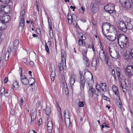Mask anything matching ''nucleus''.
<instances>
[{
  "instance_id": "1",
  "label": "nucleus",
  "mask_w": 133,
  "mask_h": 133,
  "mask_svg": "<svg viewBox=\"0 0 133 133\" xmlns=\"http://www.w3.org/2000/svg\"><path fill=\"white\" fill-rule=\"evenodd\" d=\"M25 14V11L23 9L21 12L20 15L19 16L20 22L19 26L21 28V30H23L25 24V21L24 20V17Z\"/></svg>"
},
{
  "instance_id": "2",
  "label": "nucleus",
  "mask_w": 133,
  "mask_h": 133,
  "mask_svg": "<svg viewBox=\"0 0 133 133\" xmlns=\"http://www.w3.org/2000/svg\"><path fill=\"white\" fill-rule=\"evenodd\" d=\"M104 9L109 14H112L115 11L114 6L113 4L109 3L104 6Z\"/></svg>"
},
{
  "instance_id": "3",
  "label": "nucleus",
  "mask_w": 133,
  "mask_h": 133,
  "mask_svg": "<svg viewBox=\"0 0 133 133\" xmlns=\"http://www.w3.org/2000/svg\"><path fill=\"white\" fill-rule=\"evenodd\" d=\"M99 57L100 59L102 61L103 60L105 62V64H108V57L107 55H105L104 50H100L99 51Z\"/></svg>"
},
{
  "instance_id": "4",
  "label": "nucleus",
  "mask_w": 133,
  "mask_h": 133,
  "mask_svg": "<svg viewBox=\"0 0 133 133\" xmlns=\"http://www.w3.org/2000/svg\"><path fill=\"white\" fill-rule=\"evenodd\" d=\"M117 27L119 29L124 32H125L127 30V26L124 22L119 21L117 22Z\"/></svg>"
},
{
  "instance_id": "5",
  "label": "nucleus",
  "mask_w": 133,
  "mask_h": 133,
  "mask_svg": "<svg viewBox=\"0 0 133 133\" xmlns=\"http://www.w3.org/2000/svg\"><path fill=\"white\" fill-rule=\"evenodd\" d=\"M109 50L110 56L113 58L117 59L119 57V54L113 49L109 47Z\"/></svg>"
},
{
  "instance_id": "6",
  "label": "nucleus",
  "mask_w": 133,
  "mask_h": 133,
  "mask_svg": "<svg viewBox=\"0 0 133 133\" xmlns=\"http://www.w3.org/2000/svg\"><path fill=\"white\" fill-rule=\"evenodd\" d=\"M69 112L68 110H65L64 111V117H65V122L66 125L68 124H69V126H70L71 127L72 126V124L70 122V119L68 117H69Z\"/></svg>"
},
{
  "instance_id": "7",
  "label": "nucleus",
  "mask_w": 133,
  "mask_h": 133,
  "mask_svg": "<svg viewBox=\"0 0 133 133\" xmlns=\"http://www.w3.org/2000/svg\"><path fill=\"white\" fill-rule=\"evenodd\" d=\"M125 40L122 41L120 40V43L119 44L121 48H124L127 47L128 46V39L127 37L125 36Z\"/></svg>"
},
{
  "instance_id": "8",
  "label": "nucleus",
  "mask_w": 133,
  "mask_h": 133,
  "mask_svg": "<svg viewBox=\"0 0 133 133\" xmlns=\"http://www.w3.org/2000/svg\"><path fill=\"white\" fill-rule=\"evenodd\" d=\"M127 26L129 29H131L133 31V19H128L126 20Z\"/></svg>"
},
{
  "instance_id": "9",
  "label": "nucleus",
  "mask_w": 133,
  "mask_h": 133,
  "mask_svg": "<svg viewBox=\"0 0 133 133\" xmlns=\"http://www.w3.org/2000/svg\"><path fill=\"white\" fill-rule=\"evenodd\" d=\"M103 25L102 24V32L103 34H104L105 37L109 41H110L112 42H113L114 41L116 38V36L115 37H113L111 35H106L105 34H104V29H103Z\"/></svg>"
},
{
  "instance_id": "10",
  "label": "nucleus",
  "mask_w": 133,
  "mask_h": 133,
  "mask_svg": "<svg viewBox=\"0 0 133 133\" xmlns=\"http://www.w3.org/2000/svg\"><path fill=\"white\" fill-rule=\"evenodd\" d=\"M122 5L124 8L127 10H129L131 7V3L128 0H127L124 2Z\"/></svg>"
},
{
  "instance_id": "11",
  "label": "nucleus",
  "mask_w": 133,
  "mask_h": 133,
  "mask_svg": "<svg viewBox=\"0 0 133 133\" xmlns=\"http://www.w3.org/2000/svg\"><path fill=\"white\" fill-rule=\"evenodd\" d=\"M58 66L59 68V71L61 72L62 70H66L67 69L66 65V62H61L60 63L58 64Z\"/></svg>"
},
{
  "instance_id": "12",
  "label": "nucleus",
  "mask_w": 133,
  "mask_h": 133,
  "mask_svg": "<svg viewBox=\"0 0 133 133\" xmlns=\"http://www.w3.org/2000/svg\"><path fill=\"white\" fill-rule=\"evenodd\" d=\"M132 58H133V49L131 50L129 54H126L125 56V59L127 61H131Z\"/></svg>"
},
{
  "instance_id": "13",
  "label": "nucleus",
  "mask_w": 133,
  "mask_h": 133,
  "mask_svg": "<svg viewBox=\"0 0 133 133\" xmlns=\"http://www.w3.org/2000/svg\"><path fill=\"white\" fill-rule=\"evenodd\" d=\"M21 80L22 83L25 85H28L29 84V81L26 76H24V77L21 76Z\"/></svg>"
},
{
  "instance_id": "14",
  "label": "nucleus",
  "mask_w": 133,
  "mask_h": 133,
  "mask_svg": "<svg viewBox=\"0 0 133 133\" xmlns=\"http://www.w3.org/2000/svg\"><path fill=\"white\" fill-rule=\"evenodd\" d=\"M61 61L63 62H66V54L64 50L62 49L61 51Z\"/></svg>"
},
{
  "instance_id": "15",
  "label": "nucleus",
  "mask_w": 133,
  "mask_h": 133,
  "mask_svg": "<svg viewBox=\"0 0 133 133\" xmlns=\"http://www.w3.org/2000/svg\"><path fill=\"white\" fill-rule=\"evenodd\" d=\"M119 85L120 88L122 89L124 92H126L127 91L126 85L122 83V82L121 81H119Z\"/></svg>"
},
{
  "instance_id": "16",
  "label": "nucleus",
  "mask_w": 133,
  "mask_h": 133,
  "mask_svg": "<svg viewBox=\"0 0 133 133\" xmlns=\"http://www.w3.org/2000/svg\"><path fill=\"white\" fill-rule=\"evenodd\" d=\"M10 19V17L9 15H6L4 16L3 18V20L2 21V22L6 23L8 22Z\"/></svg>"
},
{
  "instance_id": "17",
  "label": "nucleus",
  "mask_w": 133,
  "mask_h": 133,
  "mask_svg": "<svg viewBox=\"0 0 133 133\" xmlns=\"http://www.w3.org/2000/svg\"><path fill=\"white\" fill-rule=\"evenodd\" d=\"M126 71L130 75L133 74V65L128 66L126 70Z\"/></svg>"
},
{
  "instance_id": "18",
  "label": "nucleus",
  "mask_w": 133,
  "mask_h": 133,
  "mask_svg": "<svg viewBox=\"0 0 133 133\" xmlns=\"http://www.w3.org/2000/svg\"><path fill=\"white\" fill-rule=\"evenodd\" d=\"M95 90L93 86H91L90 87L88 91V93L90 96L92 97L95 93Z\"/></svg>"
},
{
  "instance_id": "19",
  "label": "nucleus",
  "mask_w": 133,
  "mask_h": 133,
  "mask_svg": "<svg viewBox=\"0 0 133 133\" xmlns=\"http://www.w3.org/2000/svg\"><path fill=\"white\" fill-rule=\"evenodd\" d=\"M99 87L101 89H102L103 91H106L107 90V85L105 83H102L100 84V85H99Z\"/></svg>"
},
{
  "instance_id": "20",
  "label": "nucleus",
  "mask_w": 133,
  "mask_h": 133,
  "mask_svg": "<svg viewBox=\"0 0 133 133\" xmlns=\"http://www.w3.org/2000/svg\"><path fill=\"white\" fill-rule=\"evenodd\" d=\"M112 89L114 92L115 95L117 97L119 96V92L118 91L117 87L115 85H113L112 87Z\"/></svg>"
},
{
  "instance_id": "21",
  "label": "nucleus",
  "mask_w": 133,
  "mask_h": 133,
  "mask_svg": "<svg viewBox=\"0 0 133 133\" xmlns=\"http://www.w3.org/2000/svg\"><path fill=\"white\" fill-rule=\"evenodd\" d=\"M75 82V77L72 76L71 77L70 80V87L72 89L73 87L74 86V84Z\"/></svg>"
},
{
  "instance_id": "22",
  "label": "nucleus",
  "mask_w": 133,
  "mask_h": 133,
  "mask_svg": "<svg viewBox=\"0 0 133 133\" xmlns=\"http://www.w3.org/2000/svg\"><path fill=\"white\" fill-rule=\"evenodd\" d=\"M19 43V41L18 39L15 40L13 43L14 49L16 50L18 47Z\"/></svg>"
},
{
  "instance_id": "23",
  "label": "nucleus",
  "mask_w": 133,
  "mask_h": 133,
  "mask_svg": "<svg viewBox=\"0 0 133 133\" xmlns=\"http://www.w3.org/2000/svg\"><path fill=\"white\" fill-rule=\"evenodd\" d=\"M8 8V7L5 6L4 5H3L2 4L0 5V11H2L3 12V11H4V12L5 13H8V12L9 11L7 12L6 11V9H7Z\"/></svg>"
},
{
  "instance_id": "24",
  "label": "nucleus",
  "mask_w": 133,
  "mask_h": 133,
  "mask_svg": "<svg viewBox=\"0 0 133 133\" xmlns=\"http://www.w3.org/2000/svg\"><path fill=\"white\" fill-rule=\"evenodd\" d=\"M104 25L106 26H108L109 28V29H107L106 30L108 32H109V29H110V28H114V26L112 25H111L109 23H106L104 24Z\"/></svg>"
},
{
  "instance_id": "25",
  "label": "nucleus",
  "mask_w": 133,
  "mask_h": 133,
  "mask_svg": "<svg viewBox=\"0 0 133 133\" xmlns=\"http://www.w3.org/2000/svg\"><path fill=\"white\" fill-rule=\"evenodd\" d=\"M47 43L48 44V45L46 43L45 44V49L46 50V51L48 53H49V47H50V45H51V42L50 41H48V42Z\"/></svg>"
},
{
  "instance_id": "26",
  "label": "nucleus",
  "mask_w": 133,
  "mask_h": 133,
  "mask_svg": "<svg viewBox=\"0 0 133 133\" xmlns=\"http://www.w3.org/2000/svg\"><path fill=\"white\" fill-rule=\"evenodd\" d=\"M116 37L117 38V42L118 44H119V40L122 38H125V37H124L123 35L121 34H119L117 35V37Z\"/></svg>"
},
{
  "instance_id": "27",
  "label": "nucleus",
  "mask_w": 133,
  "mask_h": 133,
  "mask_svg": "<svg viewBox=\"0 0 133 133\" xmlns=\"http://www.w3.org/2000/svg\"><path fill=\"white\" fill-rule=\"evenodd\" d=\"M62 85L63 88L64 89H65L67 90H68L67 85L65 82V80H63L62 81Z\"/></svg>"
},
{
  "instance_id": "28",
  "label": "nucleus",
  "mask_w": 133,
  "mask_h": 133,
  "mask_svg": "<svg viewBox=\"0 0 133 133\" xmlns=\"http://www.w3.org/2000/svg\"><path fill=\"white\" fill-rule=\"evenodd\" d=\"M36 117V115L33 113H32L31 116V120L30 122V124L33 123Z\"/></svg>"
},
{
  "instance_id": "29",
  "label": "nucleus",
  "mask_w": 133,
  "mask_h": 133,
  "mask_svg": "<svg viewBox=\"0 0 133 133\" xmlns=\"http://www.w3.org/2000/svg\"><path fill=\"white\" fill-rule=\"evenodd\" d=\"M12 85L14 89L16 90L18 87V82L16 81H15L13 82Z\"/></svg>"
},
{
  "instance_id": "30",
  "label": "nucleus",
  "mask_w": 133,
  "mask_h": 133,
  "mask_svg": "<svg viewBox=\"0 0 133 133\" xmlns=\"http://www.w3.org/2000/svg\"><path fill=\"white\" fill-rule=\"evenodd\" d=\"M81 82V86L83 88H84L85 86V81L84 79V78H80Z\"/></svg>"
},
{
  "instance_id": "31",
  "label": "nucleus",
  "mask_w": 133,
  "mask_h": 133,
  "mask_svg": "<svg viewBox=\"0 0 133 133\" xmlns=\"http://www.w3.org/2000/svg\"><path fill=\"white\" fill-rule=\"evenodd\" d=\"M78 43L79 45L81 46H84L85 45V42H83L82 39H79Z\"/></svg>"
},
{
  "instance_id": "32",
  "label": "nucleus",
  "mask_w": 133,
  "mask_h": 133,
  "mask_svg": "<svg viewBox=\"0 0 133 133\" xmlns=\"http://www.w3.org/2000/svg\"><path fill=\"white\" fill-rule=\"evenodd\" d=\"M67 18L69 21V23L70 24H71L72 23L73 21V18L71 15H68Z\"/></svg>"
},
{
  "instance_id": "33",
  "label": "nucleus",
  "mask_w": 133,
  "mask_h": 133,
  "mask_svg": "<svg viewBox=\"0 0 133 133\" xmlns=\"http://www.w3.org/2000/svg\"><path fill=\"white\" fill-rule=\"evenodd\" d=\"M121 70L118 68H117L116 69V73L117 76L119 78H121L120 76H121V74L120 72Z\"/></svg>"
},
{
  "instance_id": "34",
  "label": "nucleus",
  "mask_w": 133,
  "mask_h": 133,
  "mask_svg": "<svg viewBox=\"0 0 133 133\" xmlns=\"http://www.w3.org/2000/svg\"><path fill=\"white\" fill-rule=\"evenodd\" d=\"M51 112V109L49 107H46L45 109V113L47 115H49Z\"/></svg>"
},
{
  "instance_id": "35",
  "label": "nucleus",
  "mask_w": 133,
  "mask_h": 133,
  "mask_svg": "<svg viewBox=\"0 0 133 133\" xmlns=\"http://www.w3.org/2000/svg\"><path fill=\"white\" fill-rule=\"evenodd\" d=\"M119 98L118 100V102L117 103V104L118 107V108H121L122 105V103L120 99V98H119V96L118 97Z\"/></svg>"
},
{
  "instance_id": "36",
  "label": "nucleus",
  "mask_w": 133,
  "mask_h": 133,
  "mask_svg": "<svg viewBox=\"0 0 133 133\" xmlns=\"http://www.w3.org/2000/svg\"><path fill=\"white\" fill-rule=\"evenodd\" d=\"M55 75L54 72H52L50 75V77L52 81H54L55 79Z\"/></svg>"
},
{
  "instance_id": "37",
  "label": "nucleus",
  "mask_w": 133,
  "mask_h": 133,
  "mask_svg": "<svg viewBox=\"0 0 133 133\" xmlns=\"http://www.w3.org/2000/svg\"><path fill=\"white\" fill-rule=\"evenodd\" d=\"M98 5L96 4H94L92 6V9L95 10H97L98 9Z\"/></svg>"
},
{
  "instance_id": "38",
  "label": "nucleus",
  "mask_w": 133,
  "mask_h": 133,
  "mask_svg": "<svg viewBox=\"0 0 133 133\" xmlns=\"http://www.w3.org/2000/svg\"><path fill=\"white\" fill-rule=\"evenodd\" d=\"M22 61L26 65H28L29 61L26 58H25L22 59Z\"/></svg>"
},
{
  "instance_id": "39",
  "label": "nucleus",
  "mask_w": 133,
  "mask_h": 133,
  "mask_svg": "<svg viewBox=\"0 0 133 133\" xmlns=\"http://www.w3.org/2000/svg\"><path fill=\"white\" fill-rule=\"evenodd\" d=\"M97 87V85H96V89L97 91H98V94L99 95H100L101 96H102V95H104V94L101 92V91L99 90V88H98Z\"/></svg>"
},
{
  "instance_id": "40",
  "label": "nucleus",
  "mask_w": 133,
  "mask_h": 133,
  "mask_svg": "<svg viewBox=\"0 0 133 133\" xmlns=\"http://www.w3.org/2000/svg\"><path fill=\"white\" fill-rule=\"evenodd\" d=\"M82 54L83 56V60L85 61L88 59L87 58V54H84V52H83Z\"/></svg>"
},
{
  "instance_id": "41",
  "label": "nucleus",
  "mask_w": 133,
  "mask_h": 133,
  "mask_svg": "<svg viewBox=\"0 0 133 133\" xmlns=\"http://www.w3.org/2000/svg\"><path fill=\"white\" fill-rule=\"evenodd\" d=\"M97 64V61L96 60H93L92 63V66L93 67H96Z\"/></svg>"
},
{
  "instance_id": "42",
  "label": "nucleus",
  "mask_w": 133,
  "mask_h": 133,
  "mask_svg": "<svg viewBox=\"0 0 133 133\" xmlns=\"http://www.w3.org/2000/svg\"><path fill=\"white\" fill-rule=\"evenodd\" d=\"M0 92L1 93V95L3 94V93H4L5 91V89L3 87H2L0 88Z\"/></svg>"
},
{
  "instance_id": "43",
  "label": "nucleus",
  "mask_w": 133,
  "mask_h": 133,
  "mask_svg": "<svg viewBox=\"0 0 133 133\" xmlns=\"http://www.w3.org/2000/svg\"><path fill=\"white\" fill-rule=\"evenodd\" d=\"M4 35L2 31H1L0 32V43L1 42L3 41V39L2 38L1 36Z\"/></svg>"
},
{
  "instance_id": "44",
  "label": "nucleus",
  "mask_w": 133,
  "mask_h": 133,
  "mask_svg": "<svg viewBox=\"0 0 133 133\" xmlns=\"http://www.w3.org/2000/svg\"><path fill=\"white\" fill-rule=\"evenodd\" d=\"M102 97V98L104 99L107 100V101H109L110 100V99L107 97L105 96L104 94L103 95L101 96Z\"/></svg>"
},
{
  "instance_id": "45",
  "label": "nucleus",
  "mask_w": 133,
  "mask_h": 133,
  "mask_svg": "<svg viewBox=\"0 0 133 133\" xmlns=\"http://www.w3.org/2000/svg\"><path fill=\"white\" fill-rule=\"evenodd\" d=\"M9 54L8 53V52L6 53L5 54V58L6 61L8 60L9 57Z\"/></svg>"
},
{
  "instance_id": "46",
  "label": "nucleus",
  "mask_w": 133,
  "mask_h": 133,
  "mask_svg": "<svg viewBox=\"0 0 133 133\" xmlns=\"http://www.w3.org/2000/svg\"><path fill=\"white\" fill-rule=\"evenodd\" d=\"M53 124L52 122V121H49L48 123L47 126L48 127H52Z\"/></svg>"
},
{
  "instance_id": "47",
  "label": "nucleus",
  "mask_w": 133,
  "mask_h": 133,
  "mask_svg": "<svg viewBox=\"0 0 133 133\" xmlns=\"http://www.w3.org/2000/svg\"><path fill=\"white\" fill-rule=\"evenodd\" d=\"M20 99V101L19 102V104L20 106H22L23 104L24 101L22 98H21Z\"/></svg>"
},
{
  "instance_id": "48",
  "label": "nucleus",
  "mask_w": 133,
  "mask_h": 133,
  "mask_svg": "<svg viewBox=\"0 0 133 133\" xmlns=\"http://www.w3.org/2000/svg\"><path fill=\"white\" fill-rule=\"evenodd\" d=\"M85 61V64L86 66L88 67L89 65V59Z\"/></svg>"
},
{
  "instance_id": "49",
  "label": "nucleus",
  "mask_w": 133,
  "mask_h": 133,
  "mask_svg": "<svg viewBox=\"0 0 133 133\" xmlns=\"http://www.w3.org/2000/svg\"><path fill=\"white\" fill-rule=\"evenodd\" d=\"M52 129V127H47V131L49 133H50L51 132Z\"/></svg>"
},
{
  "instance_id": "50",
  "label": "nucleus",
  "mask_w": 133,
  "mask_h": 133,
  "mask_svg": "<svg viewBox=\"0 0 133 133\" xmlns=\"http://www.w3.org/2000/svg\"><path fill=\"white\" fill-rule=\"evenodd\" d=\"M79 74L80 75V78H84V75H85V72L84 73V75H83V74L82 71H79Z\"/></svg>"
},
{
  "instance_id": "51",
  "label": "nucleus",
  "mask_w": 133,
  "mask_h": 133,
  "mask_svg": "<svg viewBox=\"0 0 133 133\" xmlns=\"http://www.w3.org/2000/svg\"><path fill=\"white\" fill-rule=\"evenodd\" d=\"M10 0H0V1L4 3H8L9 2Z\"/></svg>"
},
{
  "instance_id": "52",
  "label": "nucleus",
  "mask_w": 133,
  "mask_h": 133,
  "mask_svg": "<svg viewBox=\"0 0 133 133\" xmlns=\"http://www.w3.org/2000/svg\"><path fill=\"white\" fill-rule=\"evenodd\" d=\"M85 10V8L83 6H82L81 9H79V11L82 13L84 12Z\"/></svg>"
},
{
  "instance_id": "53",
  "label": "nucleus",
  "mask_w": 133,
  "mask_h": 133,
  "mask_svg": "<svg viewBox=\"0 0 133 133\" xmlns=\"http://www.w3.org/2000/svg\"><path fill=\"white\" fill-rule=\"evenodd\" d=\"M78 105L79 107H83L84 105L83 102L80 101L79 102Z\"/></svg>"
},
{
  "instance_id": "54",
  "label": "nucleus",
  "mask_w": 133,
  "mask_h": 133,
  "mask_svg": "<svg viewBox=\"0 0 133 133\" xmlns=\"http://www.w3.org/2000/svg\"><path fill=\"white\" fill-rule=\"evenodd\" d=\"M29 65L30 66L32 67H33L34 66V62L32 61H30Z\"/></svg>"
},
{
  "instance_id": "55",
  "label": "nucleus",
  "mask_w": 133,
  "mask_h": 133,
  "mask_svg": "<svg viewBox=\"0 0 133 133\" xmlns=\"http://www.w3.org/2000/svg\"><path fill=\"white\" fill-rule=\"evenodd\" d=\"M36 31L38 34H41L40 30L39 28H37L36 29Z\"/></svg>"
},
{
  "instance_id": "56",
  "label": "nucleus",
  "mask_w": 133,
  "mask_h": 133,
  "mask_svg": "<svg viewBox=\"0 0 133 133\" xmlns=\"http://www.w3.org/2000/svg\"><path fill=\"white\" fill-rule=\"evenodd\" d=\"M91 47H92L91 48H92L93 51V52H95V48H94V45L93 43L92 42V43Z\"/></svg>"
},
{
  "instance_id": "57",
  "label": "nucleus",
  "mask_w": 133,
  "mask_h": 133,
  "mask_svg": "<svg viewBox=\"0 0 133 133\" xmlns=\"http://www.w3.org/2000/svg\"><path fill=\"white\" fill-rule=\"evenodd\" d=\"M3 12L2 11H0V17H2L3 18L4 17V15H3Z\"/></svg>"
},
{
  "instance_id": "58",
  "label": "nucleus",
  "mask_w": 133,
  "mask_h": 133,
  "mask_svg": "<svg viewBox=\"0 0 133 133\" xmlns=\"http://www.w3.org/2000/svg\"><path fill=\"white\" fill-rule=\"evenodd\" d=\"M38 125H40L42 123V120L41 119H39V121L38 122Z\"/></svg>"
},
{
  "instance_id": "59",
  "label": "nucleus",
  "mask_w": 133,
  "mask_h": 133,
  "mask_svg": "<svg viewBox=\"0 0 133 133\" xmlns=\"http://www.w3.org/2000/svg\"><path fill=\"white\" fill-rule=\"evenodd\" d=\"M8 81V77H6L4 79V81L5 83H6Z\"/></svg>"
},
{
  "instance_id": "60",
  "label": "nucleus",
  "mask_w": 133,
  "mask_h": 133,
  "mask_svg": "<svg viewBox=\"0 0 133 133\" xmlns=\"http://www.w3.org/2000/svg\"><path fill=\"white\" fill-rule=\"evenodd\" d=\"M47 18L48 19V24H51V20L50 19H49V17H48Z\"/></svg>"
},
{
  "instance_id": "61",
  "label": "nucleus",
  "mask_w": 133,
  "mask_h": 133,
  "mask_svg": "<svg viewBox=\"0 0 133 133\" xmlns=\"http://www.w3.org/2000/svg\"><path fill=\"white\" fill-rule=\"evenodd\" d=\"M10 52H11V48L9 47L8 49V51L7 52H8L9 54Z\"/></svg>"
},
{
  "instance_id": "62",
  "label": "nucleus",
  "mask_w": 133,
  "mask_h": 133,
  "mask_svg": "<svg viewBox=\"0 0 133 133\" xmlns=\"http://www.w3.org/2000/svg\"><path fill=\"white\" fill-rule=\"evenodd\" d=\"M83 51H84V54H87V52L88 51V50L87 49H83Z\"/></svg>"
},
{
  "instance_id": "63",
  "label": "nucleus",
  "mask_w": 133,
  "mask_h": 133,
  "mask_svg": "<svg viewBox=\"0 0 133 133\" xmlns=\"http://www.w3.org/2000/svg\"><path fill=\"white\" fill-rule=\"evenodd\" d=\"M70 8L71 9H73V11H75V6H73L72 5H71L70 6Z\"/></svg>"
},
{
  "instance_id": "64",
  "label": "nucleus",
  "mask_w": 133,
  "mask_h": 133,
  "mask_svg": "<svg viewBox=\"0 0 133 133\" xmlns=\"http://www.w3.org/2000/svg\"><path fill=\"white\" fill-rule=\"evenodd\" d=\"M95 94L97 96L99 95V94H98V91H96L95 90Z\"/></svg>"
}]
</instances>
